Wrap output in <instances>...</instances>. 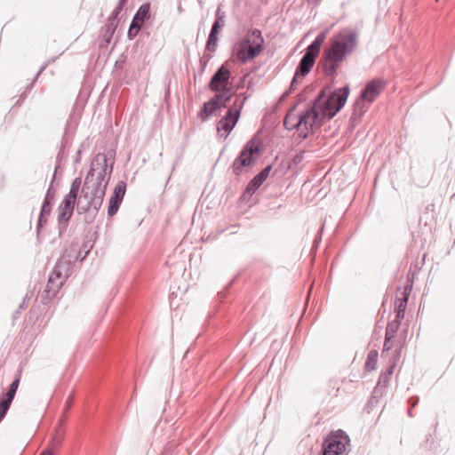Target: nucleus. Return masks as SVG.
<instances>
[{"mask_svg":"<svg viewBox=\"0 0 455 455\" xmlns=\"http://www.w3.org/2000/svg\"><path fill=\"white\" fill-rule=\"evenodd\" d=\"M250 97V95H246V94H243V93H240L239 95H237L236 99L235 100V101L233 102L232 106L228 108V111L231 112L232 114H234V111L236 110L237 113L239 114V116H241V111L244 106V103L245 101L247 100V99Z\"/></svg>","mask_w":455,"mask_h":455,"instance_id":"nucleus-24","label":"nucleus"},{"mask_svg":"<svg viewBox=\"0 0 455 455\" xmlns=\"http://www.w3.org/2000/svg\"><path fill=\"white\" fill-rule=\"evenodd\" d=\"M265 40L261 31L251 28L247 36L239 43L235 52V57L241 63H247L258 57L264 50Z\"/></svg>","mask_w":455,"mask_h":455,"instance_id":"nucleus-4","label":"nucleus"},{"mask_svg":"<svg viewBox=\"0 0 455 455\" xmlns=\"http://www.w3.org/2000/svg\"><path fill=\"white\" fill-rule=\"evenodd\" d=\"M329 30V28H325L324 30L321 31L312 42L318 47L322 48V45L323 44L326 39Z\"/></svg>","mask_w":455,"mask_h":455,"instance_id":"nucleus-39","label":"nucleus"},{"mask_svg":"<svg viewBox=\"0 0 455 455\" xmlns=\"http://www.w3.org/2000/svg\"><path fill=\"white\" fill-rule=\"evenodd\" d=\"M385 393H386L385 388H382V387H379L378 385H376V387H374V389L371 393V395L370 397L369 404L371 406L377 405L379 403L380 398L384 395Z\"/></svg>","mask_w":455,"mask_h":455,"instance_id":"nucleus-28","label":"nucleus"},{"mask_svg":"<svg viewBox=\"0 0 455 455\" xmlns=\"http://www.w3.org/2000/svg\"><path fill=\"white\" fill-rule=\"evenodd\" d=\"M219 103H220V109H222V108H226L229 102L219 101Z\"/></svg>","mask_w":455,"mask_h":455,"instance_id":"nucleus-62","label":"nucleus"},{"mask_svg":"<svg viewBox=\"0 0 455 455\" xmlns=\"http://www.w3.org/2000/svg\"><path fill=\"white\" fill-rule=\"evenodd\" d=\"M218 110H220V103L214 97H212L208 101L203 104L198 116L203 122H205Z\"/></svg>","mask_w":455,"mask_h":455,"instance_id":"nucleus-16","label":"nucleus"},{"mask_svg":"<svg viewBox=\"0 0 455 455\" xmlns=\"http://www.w3.org/2000/svg\"><path fill=\"white\" fill-rule=\"evenodd\" d=\"M315 63V60H314V57L309 55H303L296 68V72L298 74H300L301 76H306L309 72L311 71L312 68L314 67Z\"/></svg>","mask_w":455,"mask_h":455,"instance_id":"nucleus-19","label":"nucleus"},{"mask_svg":"<svg viewBox=\"0 0 455 455\" xmlns=\"http://www.w3.org/2000/svg\"><path fill=\"white\" fill-rule=\"evenodd\" d=\"M259 185L255 183V181L251 179L249 183L247 184L246 189L244 193L242 196L243 200H245V197L252 196L259 188Z\"/></svg>","mask_w":455,"mask_h":455,"instance_id":"nucleus-32","label":"nucleus"},{"mask_svg":"<svg viewBox=\"0 0 455 455\" xmlns=\"http://www.w3.org/2000/svg\"><path fill=\"white\" fill-rule=\"evenodd\" d=\"M225 291H221L220 292H218V297L222 299L224 297H225Z\"/></svg>","mask_w":455,"mask_h":455,"instance_id":"nucleus-63","label":"nucleus"},{"mask_svg":"<svg viewBox=\"0 0 455 455\" xmlns=\"http://www.w3.org/2000/svg\"><path fill=\"white\" fill-rule=\"evenodd\" d=\"M226 12L221 10L220 6H218L214 14V21L212 25L211 30L220 34L226 25Z\"/></svg>","mask_w":455,"mask_h":455,"instance_id":"nucleus-20","label":"nucleus"},{"mask_svg":"<svg viewBox=\"0 0 455 455\" xmlns=\"http://www.w3.org/2000/svg\"><path fill=\"white\" fill-rule=\"evenodd\" d=\"M141 27L140 25L137 24V23H134L132 20L130 24V27H129V29H128V32H127V37L130 39V40H132L134 39L137 35L139 34L140 30L141 29Z\"/></svg>","mask_w":455,"mask_h":455,"instance_id":"nucleus-36","label":"nucleus"},{"mask_svg":"<svg viewBox=\"0 0 455 455\" xmlns=\"http://www.w3.org/2000/svg\"><path fill=\"white\" fill-rule=\"evenodd\" d=\"M81 149H79L77 152H76V163H79L80 160H81Z\"/></svg>","mask_w":455,"mask_h":455,"instance_id":"nucleus-61","label":"nucleus"},{"mask_svg":"<svg viewBox=\"0 0 455 455\" xmlns=\"http://www.w3.org/2000/svg\"><path fill=\"white\" fill-rule=\"evenodd\" d=\"M150 7L149 2L142 4L135 12L132 21L142 26L150 18Z\"/></svg>","mask_w":455,"mask_h":455,"instance_id":"nucleus-18","label":"nucleus"},{"mask_svg":"<svg viewBox=\"0 0 455 455\" xmlns=\"http://www.w3.org/2000/svg\"><path fill=\"white\" fill-rule=\"evenodd\" d=\"M74 211L69 210L68 208H63L61 205H59L57 222L58 234L60 238H61L66 233L69 224V220H71Z\"/></svg>","mask_w":455,"mask_h":455,"instance_id":"nucleus-14","label":"nucleus"},{"mask_svg":"<svg viewBox=\"0 0 455 455\" xmlns=\"http://www.w3.org/2000/svg\"><path fill=\"white\" fill-rule=\"evenodd\" d=\"M20 313H21V310H20V309H19V308H18L17 310H15V311H14V313H13V315H12V316H13V319H17V318H19V316H20Z\"/></svg>","mask_w":455,"mask_h":455,"instance_id":"nucleus-60","label":"nucleus"},{"mask_svg":"<svg viewBox=\"0 0 455 455\" xmlns=\"http://www.w3.org/2000/svg\"><path fill=\"white\" fill-rule=\"evenodd\" d=\"M303 76H301L300 74H298L296 71L294 73V76L291 79V84H290V88L291 90H294L295 87L297 86V84H299L300 83L299 81V78H302Z\"/></svg>","mask_w":455,"mask_h":455,"instance_id":"nucleus-46","label":"nucleus"},{"mask_svg":"<svg viewBox=\"0 0 455 455\" xmlns=\"http://www.w3.org/2000/svg\"><path fill=\"white\" fill-rule=\"evenodd\" d=\"M304 159V152L300 151L296 153L292 157L291 161L288 164V169H291L293 166L299 164Z\"/></svg>","mask_w":455,"mask_h":455,"instance_id":"nucleus-40","label":"nucleus"},{"mask_svg":"<svg viewBox=\"0 0 455 455\" xmlns=\"http://www.w3.org/2000/svg\"><path fill=\"white\" fill-rule=\"evenodd\" d=\"M321 48L315 45L313 42L310 43V44L306 48L305 55H309V57L313 56L314 60H316L317 57L319 56Z\"/></svg>","mask_w":455,"mask_h":455,"instance_id":"nucleus-34","label":"nucleus"},{"mask_svg":"<svg viewBox=\"0 0 455 455\" xmlns=\"http://www.w3.org/2000/svg\"><path fill=\"white\" fill-rule=\"evenodd\" d=\"M72 402H73V396L71 395H69L65 403L66 411H68L71 408Z\"/></svg>","mask_w":455,"mask_h":455,"instance_id":"nucleus-50","label":"nucleus"},{"mask_svg":"<svg viewBox=\"0 0 455 455\" xmlns=\"http://www.w3.org/2000/svg\"><path fill=\"white\" fill-rule=\"evenodd\" d=\"M357 45V34L355 31L344 29L337 33L324 50L322 61L323 69L327 76H334L339 64L352 54Z\"/></svg>","mask_w":455,"mask_h":455,"instance_id":"nucleus-2","label":"nucleus"},{"mask_svg":"<svg viewBox=\"0 0 455 455\" xmlns=\"http://www.w3.org/2000/svg\"><path fill=\"white\" fill-rule=\"evenodd\" d=\"M12 402L9 401L8 399L4 398V396L0 400V422L4 419L5 415L7 414V411H9L11 404Z\"/></svg>","mask_w":455,"mask_h":455,"instance_id":"nucleus-33","label":"nucleus"},{"mask_svg":"<svg viewBox=\"0 0 455 455\" xmlns=\"http://www.w3.org/2000/svg\"><path fill=\"white\" fill-rule=\"evenodd\" d=\"M118 26V20L112 19L110 17L108 18L106 24L103 26L105 28H110L111 30L116 31Z\"/></svg>","mask_w":455,"mask_h":455,"instance_id":"nucleus-44","label":"nucleus"},{"mask_svg":"<svg viewBox=\"0 0 455 455\" xmlns=\"http://www.w3.org/2000/svg\"><path fill=\"white\" fill-rule=\"evenodd\" d=\"M412 409L413 408H408V411H407V414L410 418H412L413 417V414H412Z\"/></svg>","mask_w":455,"mask_h":455,"instance_id":"nucleus-64","label":"nucleus"},{"mask_svg":"<svg viewBox=\"0 0 455 455\" xmlns=\"http://www.w3.org/2000/svg\"><path fill=\"white\" fill-rule=\"evenodd\" d=\"M231 72L228 67L221 65L212 76L208 84L209 90L220 91L225 88L232 87L230 84Z\"/></svg>","mask_w":455,"mask_h":455,"instance_id":"nucleus-9","label":"nucleus"},{"mask_svg":"<svg viewBox=\"0 0 455 455\" xmlns=\"http://www.w3.org/2000/svg\"><path fill=\"white\" fill-rule=\"evenodd\" d=\"M78 204V197L70 194H67L60 205H61L63 208H68L69 210L75 211V207H77Z\"/></svg>","mask_w":455,"mask_h":455,"instance_id":"nucleus-27","label":"nucleus"},{"mask_svg":"<svg viewBox=\"0 0 455 455\" xmlns=\"http://www.w3.org/2000/svg\"><path fill=\"white\" fill-rule=\"evenodd\" d=\"M55 180V174L52 177L51 184L46 191L44 196L37 224H36V239L38 242H41V229L47 224L48 217L51 215L52 209V203L55 197L56 190L53 188V182Z\"/></svg>","mask_w":455,"mask_h":455,"instance_id":"nucleus-7","label":"nucleus"},{"mask_svg":"<svg viewBox=\"0 0 455 455\" xmlns=\"http://www.w3.org/2000/svg\"><path fill=\"white\" fill-rule=\"evenodd\" d=\"M389 342L390 341H387V337L385 336V342H384L383 352L384 351H388V350L391 349V346L389 345Z\"/></svg>","mask_w":455,"mask_h":455,"instance_id":"nucleus-52","label":"nucleus"},{"mask_svg":"<svg viewBox=\"0 0 455 455\" xmlns=\"http://www.w3.org/2000/svg\"><path fill=\"white\" fill-rule=\"evenodd\" d=\"M323 225L320 228L317 234L315 235L314 238V247L317 248L322 241L323 236Z\"/></svg>","mask_w":455,"mask_h":455,"instance_id":"nucleus-47","label":"nucleus"},{"mask_svg":"<svg viewBox=\"0 0 455 455\" xmlns=\"http://www.w3.org/2000/svg\"><path fill=\"white\" fill-rule=\"evenodd\" d=\"M293 90H291V88H289L287 91H285L283 95H282V100H284L285 98H287L292 92Z\"/></svg>","mask_w":455,"mask_h":455,"instance_id":"nucleus-58","label":"nucleus"},{"mask_svg":"<svg viewBox=\"0 0 455 455\" xmlns=\"http://www.w3.org/2000/svg\"><path fill=\"white\" fill-rule=\"evenodd\" d=\"M81 184H82V180L81 178H76L72 183H71V186H70V188H69V191H68V194L70 195H73V196H76L77 197L78 195H79V191H80V188L82 189L81 188Z\"/></svg>","mask_w":455,"mask_h":455,"instance_id":"nucleus-37","label":"nucleus"},{"mask_svg":"<svg viewBox=\"0 0 455 455\" xmlns=\"http://www.w3.org/2000/svg\"><path fill=\"white\" fill-rule=\"evenodd\" d=\"M419 402L418 395H413L408 399L409 408H414Z\"/></svg>","mask_w":455,"mask_h":455,"instance_id":"nucleus-48","label":"nucleus"},{"mask_svg":"<svg viewBox=\"0 0 455 455\" xmlns=\"http://www.w3.org/2000/svg\"><path fill=\"white\" fill-rule=\"evenodd\" d=\"M387 85V82L380 78H374L369 81L360 92L363 100L373 102Z\"/></svg>","mask_w":455,"mask_h":455,"instance_id":"nucleus-10","label":"nucleus"},{"mask_svg":"<svg viewBox=\"0 0 455 455\" xmlns=\"http://www.w3.org/2000/svg\"><path fill=\"white\" fill-rule=\"evenodd\" d=\"M64 157V150L60 149L59 150V153L57 155V160L58 162H60Z\"/></svg>","mask_w":455,"mask_h":455,"instance_id":"nucleus-55","label":"nucleus"},{"mask_svg":"<svg viewBox=\"0 0 455 455\" xmlns=\"http://www.w3.org/2000/svg\"><path fill=\"white\" fill-rule=\"evenodd\" d=\"M371 103L372 102H368L365 100H363L359 95V98L354 104V110L350 116V123L355 122L356 120H361L362 116L369 109V107Z\"/></svg>","mask_w":455,"mask_h":455,"instance_id":"nucleus-17","label":"nucleus"},{"mask_svg":"<svg viewBox=\"0 0 455 455\" xmlns=\"http://www.w3.org/2000/svg\"><path fill=\"white\" fill-rule=\"evenodd\" d=\"M339 432L344 435V440L337 435H330L325 437L322 443V455H343L349 439L342 430H339Z\"/></svg>","mask_w":455,"mask_h":455,"instance_id":"nucleus-8","label":"nucleus"},{"mask_svg":"<svg viewBox=\"0 0 455 455\" xmlns=\"http://www.w3.org/2000/svg\"><path fill=\"white\" fill-rule=\"evenodd\" d=\"M252 180L255 181V183H257L258 185L261 186L263 184V180L261 179H259V177L257 175H255Z\"/></svg>","mask_w":455,"mask_h":455,"instance_id":"nucleus-57","label":"nucleus"},{"mask_svg":"<svg viewBox=\"0 0 455 455\" xmlns=\"http://www.w3.org/2000/svg\"><path fill=\"white\" fill-rule=\"evenodd\" d=\"M287 115H291V117L290 118V124H295L297 122L298 116L293 115L291 113H288Z\"/></svg>","mask_w":455,"mask_h":455,"instance_id":"nucleus-56","label":"nucleus"},{"mask_svg":"<svg viewBox=\"0 0 455 455\" xmlns=\"http://www.w3.org/2000/svg\"><path fill=\"white\" fill-rule=\"evenodd\" d=\"M291 115H286L283 120V126L286 130L299 129L303 125V129L300 131V137L307 139L309 132H313L315 124H320L324 119L322 118L321 114L315 109V107H308L305 111L300 112L298 115L297 122L290 124Z\"/></svg>","mask_w":455,"mask_h":455,"instance_id":"nucleus-5","label":"nucleus"},{"mask_svg":"<svg viewBox=\"0 0 455 455\" xmlns=\"http://www.w3.org/2000/svg\"><path fill=\"white\" fill-rule=\"evenodd\" d=\"M379 353L377 350H371L368 355L364 363V369L366 371H371L376 369L378 363Z\"/></svg>","mask_w":455,"mask_h":455,"instance_id":"nucleus-23","label":"nucleus"},{"mask_svg":"<svg viewBox=\"0 0 455 455\" xmlns=\"http://www.w3.org/2000/svg\"><path fill=\"white\" fill-rule=\"evenodd\" d=\"M262 150V144L257 143L254 139L248 140L232 164V172L235 176H240L244 167L252 166L259 153Z\"/></svg>","mask_w":455,"mask_h":455,"instance_id":"nucleus-6","label":"nucleus"},{"mask_svg":"<svg viewBox=\"0 0 455 455\" xmlns=\"http://www.w3.org/2000/svg\"><path fill=\"white\" fill-rule=\"evenodd\" d=\"M62 441H63V434L56 435L52 440L50 450H52L55 452L61 445Z\"/></svg>","mask_w":455,"mask_h":455,"instance_id":"nucleus-41","label":"nucleus"},{"mask_svg":"<svg viewBox=\"0 0 455 455\" xmlns=\"http://www.w3.org/2000/svg\"><path fill=\"white\" fill-rule=\"evenodd\" d=\"M68 124L66 125L65 132L62 136L61 144H60V149L65 151V148L68 147L71 144L72 140V135L69 133L68 131Z\"/></svg>","mask_w":455,"mask_h":455,"instance_id":"nucleus-35","label":"nucleus"},{"mask_svg":"<svg viewBox=\"0 0 455 455\" xmlns=\"http://www.w3.org/2000/svg\"><path fill=\"white\" fill-rule=\"evenodd\" d=\"M395 366V363H393L385 371L380 373L378 382H377V385L379 387L385 388V389L387 388V384L389 383L390 378L394 372Z\"/></svg>","mask_w":455,"mask_h":455,"instance_id":"nucleus-22","label":"nucleus"},{"mask_svg":"<svg viewBox=\"0 0 455 455\" xmlns=\"http://www.w3.org/2000/svg\"><path fill=\"white\" fill-rule=\"evenodd\" d=\"M413 281L409 280L408 283L404 286L402 296L396 299L395 306V313L397 315V318H403L405 309L408 304L410 293L412 289Z\"/></svg>","mask_w":455,"mask_h":455,"instance_id":"nucleus-13","label":"nucleus"},{"mask_svg":"<svg viewBox=\"0 0 455 455\" xmlns=\"http://www.w3.org/2000/svg\"><path fill=\"white\" fill-rule=\"evenodd\" d=\"M360 122V120H356L355 122L348 123V128L349 129H355L356 124Z\"/></svg>","mask_w":455,"mask_h":455,"instance_id":"nucleus-59","label":"nucleus"},{"mask_svg":"<svg viewBox=\"0 0 455 455\" xmlns=\"http://www.w3.org/2000/svg\"><path fill=\"white\" fill-rule=\"evenodd\" d=\"M122 202V200L114 197L109 198L108 206V215L109 217H113L117 213Z\"/></svg>","mask_w":455,"mask_h":455,"instance_id":"nucleus-31","label":"nucleus"},{"mask_svg":"<svg viewBox=\"0 0 455 455\" xmlns=\"http://www.w3.org/2000/svg\"><path fill=\"white\" fill-rule=\"evenodd\" d=\"M27 307H28V302L26 301V298H24L22 302L19 306V309L23 310Z\"/></svg>","mask_w":455,"mask_h":455,"instance_id":"nucleus-54","label":"nucleus"},{"mask_svg":"<svg viewBox=\"0 0 455 455\" xmlns=\"http://www.w3.org/2000/svg\"><path fill=\"white\" fill-rule=\"evenodd\" d=\"M124 6H125V4H121V3L118 2L116 7L114 9V11L112 12V13L109 17L112 19H115V20H117L118 15L123 11Z\"/></svg>","mask_w":455,"mask_h":455,"instance_id":"nucleus-45","label":"nucleus"},{"mask_svg":"<svg viewBox=\"0 0 455 455\" xmlns=\"http://www.w3.org/2000/svg\"><path fill=\"white\" fill-rule=\"evenodd\" d=\"M71 266V260L66 258H60L56 262L53 270L49 277L59 281L64 280L65 282L69 275Z\"/></svg>","mask_w":455,"mask_h":455,"instance_id":"nucleus-12","label":"nucleus"},{"mask_svg":"<svg viewBox=\"0 0 455 455\" xmlns=\"http://www.w3.org/2000/svg\"><path fill=\"white\" fill-rule=\"evenodd\" d=\"M114 161L109 164L104 154H98L92 161L78 197L76 212L83 215L86 224L96 220L102 206L107 188L113 172Z\"/></svg>","mask_w":455,"mask_h":455,"instance_id":"nucleus-1","label":"nucleus"},{"mask_svg":"<svg viewBox=\"0 0 455 455\" xmlns=\"http://www.w3.org/2000/svg\"><path fill=\"white\" fill-rule=\"evenodd\" d=\"M33 83L27 86L24 92L21 93L20 100L16 102V104H20V101L26 99L28 93L32 90Z\"/></svg>","mask_w":455,"mask_h":455,"instance_id":"nucleus-49","label":"nucleus"},{"mask_svg":"<svg viewBox=\"0 0 455 455\" xmlns=\"http://www.w3.org/2000/svg\"><path fill=\"white\" fill-rule=\"evenodd\" d=\"M39 455H54V451L50 450V449H45Z\"/></svg>","mask_w":455,"mask_h":455,"instance_id":"nucleus-53","label":"nucleus"},{"mask_svg":"<svg viewBox=\"0 0 455 455\" xmlns=\"http://www.w3.org/2000/svg\"><path fill=\"white\" fill-rule=\"evenodd\" d=\"M125 192H126V183L125 181L124 180H119L116 185L115 186V188H114V191H113V194L111 196V197H114V198H116V199H119V200H124V195H125Z\"/></svg>","mask_w":455,"mask_h":455,"instance_id":"nucleus-29","label":"nucleus"},{"mask_svg":"<svg viewBox=\"0 0 455 455\" xmlns=\"http://www.w3.org/2000/svg\"><path fill=\"white\" fill-rule=\"evenodd\" d=\"M271 170H272V165H271V164H267V166H265V167H264V168H263V169H262V170H261L258 174H256V175L259 177V179H261V180H263V181H265V180L267 179V177H268V175H269V173H270Z\"/></svg>","mask_w":455,"mask_h":455,"instance_id":"nucleus-42","label":"nucleus"},{"mask_svg":"<svg viewBox=\"0 0 455 455\" xmlns=\"http://www.w3.org/2000/svg\"><path fill=\"white\" fill-rule=\"evenodd\" d=\"M64 283V280L59 281L52 279L51 277L48 278L47 284L45 286V289L44 290L42 293V301L44 304H46V300H52L57 293L59 292L60 289L62 287Z\"/></svg>","mask_w":455,"mask_h":455,"instance_id":"nucleus-15","label":"nucleus"},{"mask_svg":"<svg viewBox=\"0 0 455 455\" xmlns=\"http://www.w3.org/2000/svg\"><path fill=\"white\" fill-rule=\"evenodd\" d=\"M115 31L111 30L110 28L102 27L100 29V37L104 41L106 44H110L111 39L113 37Z\"/></svg>","mask_w":455,"mask_h":455,"instance_id":"nucleus-38","label":"nucleus"},{"mask_svg":"<svg viewBox=\"0 0 455 455\" xmlns=\"http://www.w3.org/2000/svg\"><path fill=\"white\" fill-rule=\"evenodd\" d=\"M239 118V114L237 113L236 110L234 111V114H232L229 111H227L226 115L218 122V132L223 131L224 134H221V136L227 138L230 134L232 130L235 128Z\"/></svg>","mask_w":455,"mask_h":455,"instance_id":"nucleus-11","label":"nucleus"},{"mask_svg":"<svg viewBox=\"0 0 455 455\" xmlns=\"http://www.w3.org/2000/svg\"><path fill=\"white\" fill-rule=\"evenodd\" d=\"M403 319V318H397V315H395V318L387 323L385 333L387 341H391L395 337Z\"/></svg>","mask_w":455,"mask_h":455,"instance_id":"nucleus-21","label":"nucleus"},{"mask_svg":"<svg viewBox=\"0 0 455 455\" xmlns=\"http://www.w3.org/2000/svg\"><path fill=\"white\" fill-rule=\"evenodd\" d=\"M212 92H215V94L212 96L217 100L218 101H225V102H230L234 93L232 92V87L225 88L220 91H212Z\"/></svg>","mask_w":455,"mask_h":455,"instance_id":"nucleus-26","label":"nucleus"},{"mask_svg":"<svg viewBox=\"0 0 455 455\" xmlns=\"http://www.w3.org/2000/svg\"><path fill=\"white\" fill-rule=\"evenodd\" d=\"M49 62H44L39 68V70L37 71L36 76H35V80L37 79V77L40 76V74L46 68L47 65H48Z\"/></svg>","mask_w":455,"mask_h":455,"instance_id":"nucleus-51","label":"nucleus"},{"mask_svg":"<svg viewBox=\"0 0 455 455\" xmlns=\"http://www.w3.org/2000/svg\"><path fill=\"white\" fill-rule=\"evenodd\" d=\"M19 385H20V377H17L12 380V382L11 383V385L8 387L7 392L5 394H4V395H3L4 398L8 399V402L13 401L15 394L18 390Z\"/></svg>","mask_w":455,"mask_h":455,"instance_id":"nucleus-30","label":"nucleus"},{"mask_svg":"<svg viewBox=\"0 0 455 455\" xmlns=\"http://www.w3.org/2000/svg\"><path fill=\"white\" fill-rule=\"evenodd\" d=\"M219 34L210 30L206 44L205 51L209 52H215L218 47Z\"/></svg>","mask_w":455,"mask_h":455,"instance_id":"nucleus-25","label":"nucleus"},{"mask_svg":"<svg viewBox=\"0 0 455 455\" xmlns=\"http://www.w3.org/2000/svg\"><path fill=\"white\" fill-rule=\"evenodd\" d=\"M349 92V86L345 85L327 96L326 89H323L315 99L312 107L321 114L322 118L331 119L345 106Z\"/></svg>","mask_w":455,"mask_h":455,"instance_id":"nucleus-3","label":"nucleus"},{"mask_svg":"<svg viewBox=\"0 0 455 455\" xmlns=\"http://www.w3.org/2000/svg\"><path fill=\"white\" fill-rule=\"evenodd\" d=\"M212 59V55L210 53H204V55L200 59V67L201 73H203L207 67L208 62Z\"/></svg>","mask_w":455,"mask_h":455,"instance_id":"nucleus-43","label":"nucleus"}]
</instances>
